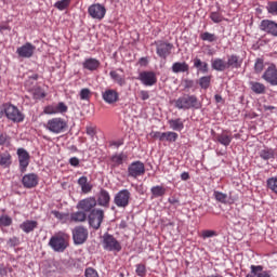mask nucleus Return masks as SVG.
<instances>
[{"label":"nucleus","instance_id":"10","mask_svg":"<svg viewBox=\"0 0 277 277\" xmlns=\"http://www.w3.org/2000/svg\"><path fill=\"white\" fill-rule=\"evenodd\" d=\"M88 12L91 18H94L95 21H103L105 14H107L105 6L98 3L90 5Z\"/></svg>","mask_w":277,"mask_h":277},{"label":"nucleus","instance_id":"11","mask_svg":"<svg viewBox=\"0 0 277 277\" xmlns=\"http://www.w3.org/2000/svg\"><path fill=\"white\" fill-rule=\"evenodd\" d=\"M262 79L269 83V85H277V68L274 64H271L262 75Z\"/></svg>","mask_w":277,"mask_h":277},{"label":"nucleus","instance_id":"24","mask_svg":"<svg viewBox=\"0 0 277 277\" xmlns=\"http://www.w3.org/2000/svg\"><path fill=\"white\" fill-rule=\"evenodd\" d=\"M211 66L213 70H216L217 72H224V70H228L226 61L222 58H214L211 61Z\"/></svg>","mask_w":277,"mask_h":277},{"label":"nucleus","instance_id":"53","mask_svg":"<svg viewBox=\"0 0 277 277\" xmlns=\"http://www.w3.org/2000/svg\"><path fill=\"white\" fill-rule=\"evenodd\" d=\"M45 94L43 93L42 89H36L34 91V98H44Z\"/></svg>","mask_w":277,"mask_h":277},{"label":"nucleus","instance_id":"51","mask_svg":"<svg viewBox=\"0 0 277 277\" xmlns=\"http://www.w3.org/2000/svg\"><path fill=\"white\" fill-rule=\"evenodd\" d=\"M12 224V219L8 215L0 216V226H10Z\"/></svg>","mask_w":277,"mask_h":277},{"label":"nucleus","instance_id":"18","mask_svg":"<svg viewBox=\"0 0 277 277\" xmlns=\"http://www.w3.org/2000/svg\"><path fill=\"white\" fill-rule=\"evenodd\" d=\"M95 200L98 207H104V209H109V202H111V196L109 195V192L102 188L97 194V199Z\"/></svg>","mask_w":277,"mask_h":277},{"label":"nucleus","instance_id":"25","mask_svg":"<svg viewBox=\"0 0 277 277\" xmlns=\"http://www.w3.org/2000/svg\"><path fill=\"white\" fill-rule=\"evenodd\" d=\"M83 68H85V70H97L98 66H101V62H98V60L96 58H87L83 64H82Z\"/></svg>","mask_w":277,"mask_h":277},{"label":"nucleus","instance_id":"45","mask_svg":"<svg viewBox=\"0 0 277 277\" xmlns=\"http://www.w3.org/2000/svg\"><path fill=\"white\" fill-rule=\"evenodd\" d=\"M214 197L219 202H226L228 200V195L220 192H214Z\"/></svg>","mask_w":277,"mask_h":277},{"label":"nucleus","instance_id":"7","mask_svg":"<svg viewBox=\"0 0 277 277\" xmlns=\"http://www.w3.org/2000/svg\"><path fill=\"white\" fill-rule=\"evenodd\" d=\"M49 246L54 252H64L68 248V241L64 236L55 235L51 237Z\"/></svg>","mask_w":277,"mask_h":277},{"label":"nucleus","instance_id":"31","mask_svg":"<svg viewBox=\"0 0 277 277\" xmlns=\"http://www.w3.org/2000/svg\"><path fill=\"white\" fill-rule=\"evenodd\" d=\"M249 85L254 94H265V84L256 81L249 82Z\"/></svg>","mask_w":277,"mask_h":277},{"label":"nucleus","instance_id":"21","mask_svg":"<svg viewBox=\"0 0 277 277\" xmlns=\"http://www.w3.org/2000/svg\"><path fill=\"white\" fill-rule=\"evenodd\" d=\"M22 183L27 189H31L38 185V175L29 173L23 176Z\"/></svg>","mask_w":277,"mask_h":277},{"label":"nucleus","instance_id":"28","mask_svg":"<svg viewBox=\"0 0 277 277\" xmlns=\"http://www.w3.org/2000/svg\"><path fill=\"white\" fill-rule=\"evenodd\" d=\"M259 156L264 161H269V159H276V150L272 148H264L260 150Z\"/></svg>","mask_w":277,"mask_h":277},{"label":"nucleus","instance_id":"37","mask_svg":"<svg viewBox=\"0 0 277 277\" xmlns=\"http://www.w3.org/2000/svg\"><path fill=\"white\" fill-rule=\"evenodd\" d=\"M266 187L277 196V177L276 176L268 177L266 180Z\"/></svg>","mask_w":277,"mask_h":277},{"label":"nucleus","instance_id":"4","mask_svg":"<svg viewBox=\"0 0 277 277\" xmlns=\"http://www.w3.org/2000/svg\"><path fill=\"white\" fill-rule=\"evenodd\" d=\"M102 243L104 250H108V252H120L122 250L120 242L110 234H104Z\"/></svg>","mask_w":277,"mask_h":277},{"label":"nucleus","instance_id":"50","mask_svg":"<svg viewBox=\"0 0 277 277\" xmlns=\"http://www.w3.org/2000/svg\"><path fill=\"white\" fill-rule=\"evenodd\" d=\"M56 111L57 114H66V111H68V106H66L64 102H60L56 104Z\"/></svg>","mask_w":277,"mask_h":277},{"label":"nucleus","instance_id":"46","mask_svg":"<svg viewBox=\"0 0 277 277\" xmlns=\"http://www.w3.org/2000/svg\"><path fill=\"white\" fill-rule=\"evenodd\" d=\"M264 63L262 58H256L255 64H254V70L255 72H263L264 68Z\"/></svg>","mask_w":277,"mask_h":277},{"label":"nucleus","instance_id":"9","mask_svg":"<svg viewBox=\"0 0 277 277\" xmlns=\"http://www.w3.org/2000/svg\"><path fill=\"white\" fill-rule=\"evenodd\" d=\"M146 173V167L142 161H134L128 167V176L131 179H137Z\"/></svg>","mask_w":277,"mask_h":277},{"label":"nucleus","instance_id":"15","mask_svg":"<svg viewBox=\"0 0 277 277\" xmlns=\"http://www.w3.org/2000/svg\"><path fill=\"white\" fill-rule=\"evenodd\" d=\"M36 52V45L26 42L24 45L17 48L16 53L19 57L29 58L34 56Z\"/></svg>","mask_w":277,"mask_h":277},{"label":"nucleus","instance_id":"3","mask_svg":"<svg viewBox=\"0 0 277 277\" xmlns=\"http://www.w3.org/2000/svg\"><path fill=\"white\" fill-rule=\"evenodd\" d=\"M89 225L94 228V230H98L101 228V224H103V220H105V211L103 209H93L89 215Z\"/></svg>","mask_w":277,"mask_h":277},{"label":"nucleus","instance_id":"17","mask_svg":"<svg viewBox=\"0 0 277 277\" xmlns=\"http://www.w3.org/2000/svg\"><path fill=\"white\" fill-rule=\"evenodd\" d=\"M94 207H96V198L94 197L82 199L77 205V209H81V211H84L87 213L94 210Z\"/></svg>","mask_w":277,"mask_h":277},{"label":"nucleus","instance_id":"58","mask_svg":"<svg viewBox=\"0 0 277 277\" xmlns=\"http://www.w3.org/2000/svg\"><path fill=\"white\" fill-rule=\"evenodd\" d=\"M69 163H70V166H72L74 168L79 167V158H77V157L70 158V159H69Z\"/></svg>","mask_w":277,"mask_h":277},{"label":"nucleus","instance_id":"56","mask_svg":"<svg viewBox=\"0 0 277 277\" xmlns=\"http://www.w3.org/2000/svg\"><path fill=\"white\" fill-rule=\"evenodd\" d=\"M140 96L142 101H148L150 98V94H148V91H140Z\"/></svg>","mask_w":277,"mask_h":277},{"label":"nucleus","instance_id":"22","mask_svg":"<svg viewBox=\"0 0 277 277\" xmlns=\"http://www.w3.org/2000/svg\"><path fill=\"white\" fill-rule=\"evenodd\" d=\"M242 64H243V60L237 56V54H232L227 56V62H226L227 69L232 68L237 70L241 68Z\"/></svg>","mask_w":277,"mask_h":277},{"label":"nucleus","instance_id":"48","mask_svg":"<svg viewBox=\"0 0 277 277\" xmlns=\"http://www.w3.org/2000/svg\"><path fill=\"white\" fill-rule=\"evenodd\" d=\"M84 276L85 277H98V272L94 269L93 267H88L84 271Z\"/></svg>","mask_w":277,"mask_h":277},{"label":"nucleus","instance_id":"16","mask_svg":"<svg viewBox=\"0 0 277 277\" xmlns=\"http://www.w3.org/2000/svg\"><path fill=\"white\" fill-rule=\"evenodd\" d=\"M138 79L143 85H155L157 83V75L154 71H143L138 75Z\"/></svg>","mask_w":277,"mask_h":277},{"label":"nucleus","instance_id":"63","mask_svg":"<svg viewBox=\"0 0 277 277\" xmlns=\"http://www.w3.org/2000/svg\"><path fill=\"white\" fill-rule=\"evenodd\" d=\"M0 276H8V268L4 266H0Z\"/></svg>","mask_w":277,"mask_h":277},{"label":"nucleus","instance_id":"39","mask_svg":"<svg viewBox=\"0 0 277 277\" xmlns=\"http://www.w3.org/2000/svg\"><path fill=\"white\" fill-rule=\"evenodd\" d=\"M124 159H127V155L124 154H116L111 157V161L113 163H115V166H122Z\"/></svg>","mask_w":277,"mask_h":277},{"label":"nucleus","instance_id":"13","mask_svg":"<svg viewBox=\"0 0 277 277\" xmlns=\"http://www.w3.org/2000/svg\"><path fill=\"white\" fill-rule=\"evenodd\" d=\"M150 135L154 140H159L160 142H175L179 140L176 132H151Z\"/></svg>","mask_w":277,"mask_h":277},{"label":"nucleus","instance_id":"61","mask_svg":"<svg viewBox=\"0 0 277 277\" xmlns=\"http://www.w3.org/2000/svg\"><path fill=\"white\" fill-rule=\"evenodd\" d=\"M88 183V176H81L78 180V185H80V187H83V185H85Z\"/></svg>","mask_w":277,"mask_h":277},{"label":"nucleus","instance_id":"42","mask_svg":"<svg viewBox=\"0 0 277 277\" xmlns=\"http://www.w3.org/2000/svg\"><path fill=\"white\" fill-rule=\"evenodd\" d=\"M266 10H267L268 14L276 16L277 15V1L268 2Z\"/></svg>","mask_w":277,"mask_h":277},{"label":"nucleus","instance_id":"23","mask_svg":"<svg viewBox=\"0 0 277 277\" xmlns=\"http://www.w3.org/2000/svg\"><path fill=\"white\" fill-rule=\"evenodd\" d=\"M251 272L246 277H272L267 271H263L261 265H251Z\"/></svg>","mask_w":277,"mask_h":277},{"label":"nucleus","instance_id":"60","mask_svg":"<svg viewBox=\"0 0 277 277\" xmlns=\"http://www.w3.org/2000/svg\"><path fill=\"white\" fill-rule=\"evenodd\" d=\"M122 144H124V141H122V140L110 142V146H115L116 148H120V146H122Z\"/></svg>","mask_w":277,"mask_h":277},{"label":"nucleus","instance_id":"54","mask_svg":"<svg viewBox=\"0 0 277 277\" xmlns=\"http://www.w3.org/2000/svg\"><path fill=\"white\" fill-rule=\"evenodd\" d=\"M81 192L83 194H90L92 192V184L88 183L81 186Z\"/></svg>","mask_w":277,"mask_h":277},{"label":"nucleus","instance_id":"6","mask_svg":"<svg viewBox=\"0 0 277 277\" xmlns=\"http://www.w3.org/2000/svg\"><path fill=\"white\" fill-rule=\"evenodd\" d=\"M130 200L131 192H129V189L119 190L114 197V202L116 207H119V209H127Z\"/></svg>","mask_w":277,"mask_h":277},{"label":"nucleus","instance_id":"32","mask_svg":"<svg viewBox=\"0 0 277 277\" xmlns=\"http://www.w3.org/2000/svg\"><path fill=\"white\" fill-rule=\"evenodd\" d=\"M169 127L173 131H183V129L185 128V124H183V121L181 120V118H177V119L169 120Z\"/></svg>","mask_w":277,"mask_h":277},{"label":"nucleus","instance_id":"5","mask_svg":"<svg viewBox=\"0 0 277 277\" xmlns=\"http://www.w3.org/2000/svg\"><path fill=\"white\" fill-rule=\"evenodd\" d=\"M4 116H6L8 120H11L12 122H23V120H25V115L21 113L18 107L11 104H5Z\"/></svg>","mask_w":277,"mask_h":277},{"label":"nucleus","instance_id":"62","mask_svg":"<svg viewBox=\"0 0 277 277\" xmlns=\"http://www.w3.org/2000/svg\"><path fill=\"white\" fill-rule=\"evenodd\" d=\"M52 215H54V217H56L57 220H64V214L60 211H52Z\"/></svg>","mask_w":277,"mask_h":277},{"label":"nucleus","instance_id":"44","mask_svg":"<svg viewBox=\"0 0 277 277\" xmlns=\"http://www.w3.org/2000/svg\"><path fill=\"white\" fill-rule=\"evenodd\" d=\"M210 18L214 23H222V21H224V16H222L220 12H212Z\"/></svg>","mask_w":277,"mask_h":277},{"label":"nucleus","instance_id":"27","mask_svg":"<svg viewBox=\"0 0 277 277\" xmlns=\"http://www.w3.org/2000/svg\"><path fill=\"white\" fill-rule=\"evenodd\" d=\"M172 72H189V65L185 62H176L171 67Z\"/></svg>","mask_w":277,"mask_h":277},{"label":"nucleus","instance_id":"59","mask_svg":"<svg viewBox=\"0 0 277 277\" xmlns=\"http://www.w3.org/2000/svg\"><path fill=\"white\" fill-rule=\"evenodd\" d=\"M87 134L90 135V137H94L96 135V130L92 127H87Z\"/></svg>","mask_w":277,"mask_h":277},{"label":"nucleus","instance_id":"47","mask_svg":"<svg viewBox=\"0 0 277 277\" xmlns=\"http://www.w3.org/2000/svg\"><path fill=\"white\" fill-rule=\"evenodd\" d=\"M43 111L44 114H48V115L57 114V105L56 104L49 105L44 108Z\"/></svg>","mask_w":277,"mask_h":277},{"label":"nucleus","instance_id":"8","mask_svg":"<svg viewBox=\"0 0 277 277\" xmlns=\"http://www.w3.org/2000/svg\"><path fill=\"white\" fill-rule=\"evenodd\" d=\"M88 228H85L84 226H76L72 229V239H74V243L76 246H81L83 243H85V241H88Z\"/></svg>","mask_w":277,"mask_h":277},{"label":"nucleus","instance_id":"20","mask_svg":"<svg viewBox=\"0 0 277 277\" xmlns=\"http://www.w3.org/2000/svg\"><path fill=\"white\" fill-rule=\"evenodd\" d=\"M102 98L108 105H114V103H118L119 94L114 89H108L102 93Z\"/></svg>","mask_w":277,"mask_h":277},{"label":"nucleus","instance_id":"55","mask_svg":"<svg viewBox=\"0 0 277 277\" xmlns=\"http://www.w3.org/2000/svg\"><path fill=\"white\" fill-rule=\"evenodd\" d=\"M184 88L186 90H192V88H194V80L185 79L184 80Z\"/></svg>","mask_w":277,"mask_h":277},{"label":"nucleus","instance_id":"36","mask_svg":"<svg viewBox=\"0 0 277 277\" xmlns=\"http://www.w3.org/2000/svg\"><path fill=\"white\" fill-rule=\"evenodd\" d=\"M109 75L113 81H115V83H118V85L122 87L127 83V80H124V77L120 76L118 71L113 70L109 72Z\"/></svg>","mask_w":277,"mask_h":277},{"label":"nucleus","instance_id":"57","mask_svg":"<svg viewBox=\"0 0 277 277\" xmlns=\"http://www.w3.org/2000/svg\"><path fill=\"white\" fill-rule=\"evenodd\" d=\"M8 245H9L11 248H14V246H18V238L13 237V238L9 239Z\"/></svg>","mask_w":277,"mask_h":277},{"label":"nucleus","instance_id":"33","mask_svg":"<svg viewBox=\"0 0 277 277\" xmlns=\"http://www.w3.org/2000/svg\"><path fill=\"white\" fill-rule=\"evenodd\" d=\"M194 66L195 68H197L200 72H203V75H206V72H209V64L206 62H201L200 58H195L194 60Z\"/></svg>","mask_w":277,"mask_h":277},{"label":"nucleus","instance_id":"1","mask_svg":"<svg viewBox=\"0 0 277 277\" xmlns=\"http://www.w3.org/2000/svg\"><path fill=\"white\" fill-rule=\"evenodd\" d=\"M174 107H176V109L187 111V109H200L202 107V103L198 101L196 95L184 94L175 100Z\"/></svg>","mask_w":277,"mask_h":277},{"label":"nucleus","instance_id":"30","mask_svg":"<svg viewBox=\"0 0 277 277\" xmlns=\"http://www.w3.org/2000/svg\"><path fill=\"white\" fill-rule=\"evenodd\" d=\"M19 228L24 230V233H32L35 228H38V222L25 221L23 224L19 225Z\"/></svg>","mask_w":277,"mask_h":277},{"label":"nucleus","instance_id":"64","mask_svg":"<svg viewBox=\"0 0 277 277\" xmlns=\"http://www.w3.org/2000/svg\"><path fill=\"white\" fill-rule=\"evenodd\" d=\"M182 181H189V173L188 172H183L181 174Z\"/></svg>","mask_w":277,"mask_h":277},{"label":"nucleus","instance_id":"14","mask_svg":"<svg viewBox=\"0 0 277 277\" xmlns=\"http://www.w3.org/2000/svg\"><path fill=\"white\" fill-rule=\"evenodd\" d=\"M17 157L19 161V169L21 172H27V168L29 166V153L25 148L17 149Z\"/></svg>","mask_w":277,"mask_h":277},{"label":"nucleus","instance_id":"41","mask_svg":"<svg viewBox=\"0 0 277 277\" xmlns=\"http://www.w3.org/2000/svg\"><path fill=\"white\" fill-rule=\"evenodd\" d=\"M199 85L203 90H207L211 85V76H203L199 79Z\"/></svg>","mask_w":277,"mask_h":277},{"label":"nucleus","instance_id":"2","mask_svg":"<svg viewBox=\"0 0 277 277\" xmlns=\"http://www.w3.org/2000/svg\"><path fill=\"white\" fill-rule=\"evenodd\" d=\"M44 127L47 131H50V133H54L55 135H57L60 133H64V131L68 129V122L60 117H55L49 119Z\"/></svg>","mask_w":277,"mask_h":277},{"label":"nucleus","instance_id":"49","mask_svg":"<svg viewBox=\"0 0 277 277\" xmlns=\"http://www.w3.org/2000/svg\"><path fill=\"white\" fill-rule=\"evenodd\" d=\"M136 275L144 277L146 276V265L144 264H137L136 265Z\"/></svg>","mask_w":277,"mask_h":277},{"label":"nucleus","instance_id":"12","mask_svg":"<svg viewBox=\"0 0 277 277\" xmlns=\"http://www.w3.org/2000/svg\"><path fill=\"white\" fill-rule=\"evenodd\" d=\"M260 30L264 31V34H268L274 38H277V23L271 19H263L260 23Z\"/></svg>","mask_w":277,"mask_h":277},{"label":"nucleus","instance_id":"40","mask_svg":"<svg viewBox=\"0 0 277 277\" xmlns=\"http://www.w3.org/2000/svg\"><path fill=\"white\" fill-rule=\"evenodd\" d=\"M70 1L71 0H60L54 3V8H56V10H60L62 12L64 10H67V8L70 5Z\"/></svg>","mask_w":277,"mask_h":277},{"label":"nucleus","instance_id":"19","mask_svg":"<svg viewBox=\"0 0 277 277\" xmlns=\"http://www.w3.org/2000/svg\"><path fill=\"white\" fill-rule=\"evenodd\" d=\"M156 47L157 55H159V57H162V60H166V57H168V55H170V53L172 52L171 43L159 41L156 43Z\"/></svg>","mask_w":277,"mask_h":277},{"label":"nucleus","instance_id":"29","mask_svg":"<svg viewBox=\"0 0 277 277\" xmlns=\"http://www.w3.org/2000/svg\"><path fill=\"white\" fill-rule=\"evenodd\" d=\"M88 220V214L84 211H77L70 214L69 222H75L76 224L79 222H85Z\"/></svg>","mask_w":277,"mask_h":277},{"label":"nucleus","instance_id":"38","mask_svg":"<svg viewBox=\"0 0 277 277\" xmlns=\"http://www.w3.org/2000/svg\"><path fill=\"white\" fill-rule=\"evenodd\" d=\"M201 40H203V42H216L217 40V36H215V34H211V32H202L200 35Z\"/></svg>","mask_w":277,"mask_h":277},{"label":"nucleus","instance_id":"34","mask_svg":"<svg viewBox=\"0 0 277 277\" xmlns=\"http://www.w3.org/2000/svg\"><path fill=\"white\" fill-rule=\"evenodd\" d=\"M12 164V156L10 153L0 154V166L3 168H9Z\"/></svg>","mask_w":277,"mask_h":277},{"label":"nucleus","instance_id":"35","mask_svg":"<svg viewBox=\"0 0 277 277\" xmlns=\"http://www.w3.org/2000/svg\"><path fill=\"white\" fill-rule=\"evenodd\" d=\"M150 192H151L154 198H161L162 196H166L167 189L163 186L157 185V186H153L150 188Z\"/></svg>","mask_w":277,"mask_h":277},{"label":"nucleus","instance_id":"43","mask_svg":"<svg viewBox=\"0 0 277 277\" xmlns=\"http://www.w3.org/2000/svg\"><path fill=\"white\" fill-rule=\"evenodd\" d=\"M202 239H209L211 237H217V232L211 230V229H206L201 233Z\"/></svg>","mask_w":277,"mask_h":277},{"label":"nucleus","instance_id":"52","mask_svg":"<svg viewBox=\"0 0 277 277\" xmlns=\"http://www.w3.org/2000/svg\"><path fill=\"white\" fill-rule=\"evenodd\" d=\"M90 94H91L90 89H82L80 91L81 101H90Z\"/></svg>","mask_w":277,"mask_h":277},{"label":"nucleus","instance_id":"26","mask_svg":"<svg viewBox=\"0 0 277 277\" xmlns=\"http://www.w3.org/2000/svg\"><path fill=\"white\" fill-rule=\"evenodd\" d=\"M216 142L222 144V146H230V142H233V135L226 132H222L221 134L216 135Z\"/></svg>","mask_w":277,"mask_h":277}]
</instances>
